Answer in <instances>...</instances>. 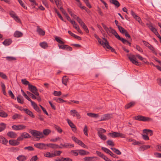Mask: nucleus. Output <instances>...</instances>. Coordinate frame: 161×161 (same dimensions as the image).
Here are the masks:
<instances>
[{
	"instance_id": "nucleus-1",
	"label": "nucleus",
	"mask_w": 161,
	"mask_h": 161,
	"mask_svg": "<svg viewBox=\"0 0 161 161\" xmlns=\"http://www.w3.org/2000/svg\"><path fill=\"white\" fill-rule=\"evenodd\" d=\"M133 119L136 120L144 122L150 121H152V120L151 118L144 116L142 115H139L137 116L134 117H133Z\"/></svg>"
},
{
	"instance_id": "nucleus-2",
	"label": "nucleus",
	"mask_w": 161,
	"mask_h": 161,
	"mask_svg": "<svg viewBox=\"0 0 161 161\" xmlns=\"http://www.w3.org/2000/svg\"><path fill=\"white\" fill-rule=\"evenodd\" d=\"M108 135L113 138L120 137L122 138H125V135L123 134L117 132H113L112 133H110Z\"/></svg>"
},
{
	"instance_id": "nucleus-3",
	"label": "nucleus",
	"mask_w": 161,
	"mask_h": 161,
	"mask_svg": "<svg viewBox=\"0 0 161 161\" xmlns=\"http://www.w3.org/2000/svg\"><path fill=\"white\" fill-rule=\"evenodd\" d=\"M29 132L33 136H39V137H37L40 138H42L43 137V134L42 132L39 131H38L36 130H31Z\"/></svg>"
},
{
	"instance_id": "nucleus-4",
	"label": "nucleus",
	"mask_w": 161,
	"mask_h": 161,
	"mask_svg": "<svg viewBox=\"0 0 161 161\" xmlns=\"http://www.w3.org/2000/svg\"><path fill=\"white\" fill-rule=\"evenodd\" d=\"M28 89L31 92L35 95H39V93L37 92V89L35 86H33L31 84H29V85Z\"/></svg>"
},
{
	"instance_id": "nucleus-5",
	"label": "nucleus",
	"mask_w": 161,
	"mask_h": 161,
	"mask_svg": "<svg viewBox=\"0 0 161 161\" xmlns=\"http://www.w3.org/2000/svg\"><path fill=\"white\" fill-rule=\"evenodd\" d=\"M127 55L128 56L129 59L133 64L136 65H139V63L136 60V58L135 55L131 54H128Z\"/></svg>"
},
{
	"instance_id": "nucleus-6",
	"label": "nucleus",
	"mask_w": 161,
	"mask_h": 161,
	"mask_svg": "<svg viewBox=\"0 0 161 161\" xmlns=\"http://www.w3.org/2000/svg\"><path fill=\"white\" fill-rule=\"evenodd\" d=\"M142 42L143 43L144 45L147 47L149 49L152 50L154 53L156 55H157V54L156 52L155 49L153 46L150 44L148 42L145 41H142Z\"/></svg>"
},
{
	"instance_id": "nucleus-7",
	"label": "nucleus",
	"mask_w": 161,
	"mask_h": 161,
	"mask_svg": "<svg viewBox=\"0 0 161 161\" xmlns=\"http://www.w3.org/2000/svg\"><path fill=\"white\" fill-rule=\"evenodd\" d=\"M31 136L26 132H24L21 134V135L17 139L18 141H22L24 138H30Z\"/></svg>"
},
{
	"instance_id": "nucleus-8",
	"label": "nucleus",
	"mask_w": 161,
	"mask_h": 161,
	"mask_svg": "<svg viewBox=\"0 0 161 161\" xmlns=\"http://www.w3.org/2000/svg\"><path fill=\"white\" fill-rule=\"evenodd\" d=\"M12 128L16 130H21L26 128V126L23 125H13L12 127Z\"/></svg>"
},
{
	"instance_id": "nucleus-9",
	"label": "nucleus",
	"mask_w": 161,
	"mask_h": 161,
	"mask_svg": "<svg viewBox=\"0 0 161 161\" xmlns=\"http://www.w3.org/2000/svg\"><path fill=\"white\" fill-rule=\"evenodd\" d=\"M34 146L36 148L41 149H46L47 145L46 144L42 143H37L35 144Z\"/></svg>"
},
{
	"instance_id": "nucleus-10",
	"label": "nucleus",
	"mask_w": 161,
	"mask_h": 161,
	"mask_svg": "<svg viewBox=\"0 0 161 161\" xmlns=\"http://www.w3.org/2000/svg\"><path fill=\"white\" fill-rule=\"evenodd\" d=\"M71 114L73 116L76 117L77 119H80L81 118V116L80 114L75 109L71 110L70 111Z\"/></svg>"
},
{
	"instance_id": "nucleus-11",
	"label": "nucleus",
	"mask_w": 161,
	"mask_h": 161,
	"mask_svg": "<svg viewBox=\"0 0 161 161\" xmlns=\"http://www.w3.org/2000/svg\"><path fill=\"white\" fill-rule=\"evenodd\" d=\"M60 145L61 146H60L62 147V148H69L71 147H74V144L67 142H64L63 144L61 143Z\"/></svg>"
},
{
	"instance_id": "nucleus-12",
	"label": "nucleus",
	"mask_w": 161,
	"mask_h": 161,
	"mask_svg": "<svg viewBox=\"0 0 161 161\" xmlns=\"http://www.w3.org/2000/svg\"><path fill=\"white\" fill-rule=\"evenodd\" d=\"M67 121L69 125L71 128L72 131L74 132L76 131V127L73 123L68 119H67Z\"/></svg>"
},
{
	"instance_id": "nucleus-13",
	"label": "nucleus",
	"mask_w": 161,
	"mask_h": 161,
	"mask_svg": "<svg viewBox=\"0 0 161 161\" xmlns=\"http://www.w3.org/2000/svg\"><path fill=\"white\" fill-rule=\"evenodd\" d=\"M47 146L53 149L62 148V147L56 144L49 143L46 144Z\"/></svg>"
},
{
	"instance_id": "nucleus-14",
	"label": "nucleus",
	"mask_w": 161,
	"mask_h": 161,
	"mask_svg": "<svg viewBox=\"0 0 161 161\" xmlns=\"http://www.w3.org/2000/svg\"><path fill=\"white\" fill-rule=\"evenodd\" d=\"M113 117V115L112 114H107L103 115V117L100 121L106 120L109 119Z\"/></svg>"
},
{
	"instance_id": "nucleus-15",
	"label": "nucleus",
	"mask_w": 161,
	"mask_h": 161,
	"mask_svg": "<svg viewBox=\"0 0 161 161\" xmlns=\"http://www.w3.org/2000/svg\"><path fill=\"white\" fill-rule=\"evenodd\" d=\"M136 104V102L134 101L131 102L127 104L125 106V109H129L135 106Z\"/></svg>"
},
{
	"instance_id": "nucleus-16",
	"label": "nucleus",
	"mask_w": 161,
	"mask_h": 161,
	"mask_svg": "<svg viewBox=\"0 0 161 161\" xmlns=\"http://www.w3.org/2000/svg\"><path fill=\"white\" fill-rule=\"evenodd\" d=\"M97 158L96 157H86L83 158L85 161H95Z\"/></svg>"
},
{
	"instance_id": "nucleus-17",
	"label": "nucleus",
	"mask_w": 161,
	"mask_h": 161,
	"mask_svg": "<svg viewBox=\"0 0 161 161\" xmlns=\"http://www.w3.org/2000/svg\"><path fill=\"white\" fill-rule=\"evenodd\" d=\"M19 141L14 140H11L9 141V143L12 146H17L19 144V142L18 141Z\"/></svg>"
},
{
	"instance_id": "nucleus-18",
	"label": "nucleus",
	"mask_w": 161,
	"mask_h": 161,
	"mask_svg": "<svg viewBox=\"0 0 161 161\" xmlns=\"http://www.w3.org/2000/svg\"><path fill=\"white\" fill-rule=\"evenodd\" d=\"M23 110L24 111L26 114L29 115L32 118H34L35 116L33 114L32 112L28 109L24 108Z\"/></svg>"
},
{
	"instance_id": "nucleus-19",
	"label": "nucleus",
	"mask_w": 161,
	"mask_h": 161,
	"mask_svg": "<svg viewBox=\"0 0 161 161\" xmlns=\"http://www.w3.org/2000/svg\"><path fill=\"white\" fill-rule=\"evenodd\" d=\"M36 31L38 33V34L40 35L43 36L45 35V32L42 29L40 28L39 26H37Z\"/></svg>"
},
{
	"instance_id": "nucleus-20",
	"label": "nucleus",
	"mask_w": 161,
	"mask_h": 161,
	"mask_svg": "<svg viewBox=\"0 0 161 161\" xmlns=\"http://www.w3.org/2000/svg\"><path fill=\"white\" fill-rule=\"evenodd\" d=\"M7 135L11 138H15L17 136V134L13 131L8 132L7 134Z\"/></svg>"
},
{
	"instance_id": "nucleus-21",
	"label": "nucleus",
	"mask_w": 161,
	"mask_h": 161,
	"mask_svg": "<svg viewBox=\"0 0 161 161\" xmlns=\"http://www.w3.org/2000/svg\"><path fill=\"white\" fill-rule=\"evenodd\" d=\"M78 151L79 152V154L81 155H86L89 154V153L88 152H87L83 150H78Z\"/></svg>"
},
{
	"instance_id": "nucleus-22",
	"label": "nucleus",
	"mask_w": 161,
	"mask_h": 161,
	"mask_svg": "<svg viewBox=\"0 0 161 161\" xmlns=\"http://www.w3.org/2000/svg\"><path fill=\"white\" fill-rule=\"evenodd\" d=\"M23 34L22 32L19 31H16L14 34L15 37L19 38L22 36Z\"/></svg>"
},
{
	"instance_id": "nucleus-23",
	"label": "nucleus",
	"mask_w": 161,
	"mask_h": 161,
	"mask_svg": "<svg viewBox=\"0 0 161 161\" xmlns=\"http://www.w3.org/2000/svg\"><path fill=\"white\" fill-rule=\"evenodd\" d=\"M44 156L47 158H53L55 157V155L53 153H51L49 152H47L44 153Z\"/></svg>"
},
{
	"instance_id": "nucleus-24",
	"label": "nucleus",
	"mask_w": 161,
	"mask_h": 161,
	"mask_svg": "<svg viewBox=\"0 0 161 161\" xmlns=\"http://www.w3.org/2000/svg\"><path fill=\"white\" fill-rule=\"evenodd\" d=\"M111 3L115 5V7L117 8L119 7L120 6V4L119 2L117 0H109Z\"/></svg>"
},
{
	"instance_id": "nucleus-25",
	"label": "nucleus",
	"mask_w": 161,
	"mask_h": 161,
	"mask_svg": "<svg viewBox=\"0 0 161 161\" xmlns=\"http://www.w3.org/2000/svg\"><path fill=\"white\" fill-rule=\"evenodd\" d=\"M12 42L11 39H6L3 42V44L6 46L10 45Z\"/></svg>"
},
{
	"instance_id": "nucleus-26",
	"label": "nucleus",
	"mask_w": 161,
	"mask_h": 161,
	"mask_svg": "<svg viewBox=\"0 0 161 161\" xmlns=\"http://www.w3.org/2000/svg\"><path fill=\"white\" fill-rule=\"evenodd\" d=\"M8 141L5 137L3 136H0V142L4 145H6L8 143Z\"/></svg>"
},
{
	"instance_id": "nucleus-27",
	"label": "nucleus",
	"mask_w": 161,
	"mask_h": 161,
	"mask_svg": "<svg viewBox=\"0 0 161 161\" xmlns=\"http://www.w3.org/2000/svg\"><path fill=\"white\" fill-rule=\"evenodd\" d=\"M103 39L104 40V41H103L101 40V44H100L103 47H106L107 45V44H108L109 43L107 41V40L105 38H103Z\"/></svg>"
},
{
	"instance_id": "nucleus-28",
	"label": "nucleus",
	"mask_w": 161,
	"mask_h": 161,
	"mask_svg": "<svg viewBox=\"0 0 161 161\" xmlns=\"http://www.w3.org/2000/svg\"><path fill=\"white\" fill-rule=\"evenodd\" d=\"M27 159L26 157L24 155H19L17 158L19 161H25Z\"/></svg>"
},
{
	"instance_id": "nucleus-29",
	"label": "nucleus",
	"mask_w": 161,
	"mask_h": 161,
	"mask_svg": "<svg viewBox=\"0 0 161 161\" xmlns=\"http://www.w3.org/2000/svg\"><path fill=\"white\" fill-rule=\"evenodd\" d=\"M17 101L21 104L24 103V98L20 95H18L17 97Z\"/></svg>"
},
{
	"instance_id": "nucleus-30",
	"label": "nucleus",
	"mask_w": 161,
	"mask_h": 161,
	"mask_svg": "<svg viewBox=\"0 0 161 161\" xmlns=\"http://www.w3.org/2000/svg\"><path fill=\"white\" fill-rule=\"evenodd\" d=\"M68 81V78L66 76H64L62 78V83L65 86L67 85V83Z\"/></svg>"
},
{
	"instance_id": "nucleus-31",
	"label": "nucleus",
	"mask_w": 161,
	"mask_h": 161,
	"mask_svg": "<svg viewBox=\"0 0 161 161\" xmlns=\"http://www.w3.org/2000/svg\"><path fill=\"white\" fill-rule=\"evenodd\" d=\"M115 37L119 40L121 41L124 44H125L128 42L127 40L124 39L123 38L120 37L118 34Z\"/></svg>"
},
{
	"instance_id": "nucleus-32",
	"label": "nucleus",
	"mask_w": 161,
	"mask_h": 161,
	"mask_svg": "<svg viewBox=\"0 0 161 161\" xmlns=\"http://www.w3.org/2000/svg\"><path fill=\"white\" fill-rule=\"evenodd\" d=\"M109 29V30L110 33H111L115 37L118 34L116 31L111 27H110Z\"/></svg>"
},
{
	"instance_id": "nucleus-33",
	"label": "nucleus",
	"mask_w": 161,
	"mask_h": 161,
	"mask_svg": "<svg viewBox=\"0 0 161 161\" xmlns=\"http://www.w3.org/2000/svg\"><path fill=\"white\" fill-rule=\"evenodd\" d=\"M39 45L42 48L44 49H46L48 47L47 43L45 42L40 43Z\"/></svg>"
},
{
	"instance_id": "nucleus-34",
	"label": "nucleus",
	"mask_w": 161,
	"mask_h": 161,
	"mask_svg": "<svg viewBox=\"0 0 161 161\" xmlns=\"http://www.w3.org/2000/svg\"><path fill=\"white\" fill-rule=\"evenodd\" d=\"M149 28L150 29L155 35L158 32L157 29L153 27L152 25H151L149 26Z\"/></svg>"
},
{
	"instance_id": "nucleus-35",
	"label": "nucleus",
	"mask_w": 161,
	"mask_h": 161,
	"mask_svg": "<svg viewBox=\"0 0 161 161\" xmlns=\"http://www.w3.org/2000/svg\"><path fill=\"white\" fill-rule=\"evenodd\" d=\"M87 115L91 117L97 118L98 117V114H95L92 113H88L87 114Z\"/></svg>"
},
{
	"instance_id": "nucleus-36",
	"label": "nucleus",
	"mask_w": 161,
	"mask_h": 161,
	"mask_svg": "<svg viewBox=\"0 0 161 161\" xmlns=\"http://www.w3.org/2000/svg\"><path fill=\"white\" fill-rule=\"evenodd\" d=\"M111 149L117 155H120L121 154V152L118 149L115 148H111Z\"/></svg>"
},
{
	"instance_id": "nucleus-37",
	"label": "nucleus",
	"mask_w": 161,
	"mask_h": 161,
	"mask_svg": "<svg viewBox=\"0 0 161 161\" xmlns=\"http://www.w3.org/2000/svg\"><path fill=\"white\" fill-rule=\"evenodd\" d=\"M8 61H11L16 60V58L15 57L11 56H7L5 58Z\"/></svg>"
},
{
	"instance_id": "nucleus-38",
	"label": "nucleus",
	"mask_w": 161,
	"mask_h": 161,
	"mask_svg": "<svg viewBox=\"0 0 161 161\" xmlns=\"http://www.w3.org/2000/svg\"><path fill=\"white\" fill-rule=\"evenodd\" d=\"M107 45H106V47H104V48L106 49H110L111 50V52L114 53H116L115 50L112 47H111L109 45V44H107Z\"/></svg>"
},
{
	"instance_id": "nucleus-39",
	"label": "nucleus",
	"mask_w": 161,
	"mask_h": 161,
	"mask_svg": "<svg viewBox=\"0 0 161 161\" xmlns=\"http://www.w3.org/2000/svg\"><path fill=\"white\" fill-rule=\"evenodd\" d=\"M118 28L120 32L123 34H124L127 31L126 30L120 26H118Z\"/></svg>"
},
{
	"instance_id": "nucleus-40",
	"label": "nucleus",
	"mask_w": 161,
	"mask_h": 161,
	"mask_svg": "<svg viewBox=\"0 0 161 161\" xmlns=\"http://www.w3.org/2000/svg\"><path fill=\"white\" fill-rule=\"evenodd\" d=\"M6 127V125L3 123H1L0 124V132H1L5 129Z\"/></svg>"
},
{
	"instance_id": "nucleus-41",
	"label": "nucleus",
	"mask_w": 161,
	"mask_h": 161,
	"mask_svg": "<svg viewBox=\"0 0 161 161\" xmlns=\"http://www.w3.org/2000/svg\"><path fill=\"white\" fill-rule=\"evenodd\" d=\"M51 132V131L48 129H46L43 130V134L46 136L48 135Z\"/></svg>"
},
{
	"instance_id": "nucleus-42",
	"label": "nucleus",
	"mask_w": 161,
	"mask_h": 161,
	"mask_svg": "<svg viewBox=\"0 0 161 161\" xmlns=\"http://www.w3.org/2000/svg\"><path fill=\"white\" fill-rule=\"evenodd\" d=\"M72 139L75 142L77 143L79 145L81 141L78 140L77 138H76L75 136H72Z\"/></svg>"
},
{
	"instance_id": "nucleus-43",
	"label": "nucleus",
	"mask_w": 161,
	"mask_h": 161,
	"mask_svg": "<svg viewBox=\"0 0 161 161\" xmlns=\"http://www.w3.org/2000/svg\"><path fill=\"white\" fill-rule=\"evenodd\" d=\"M26 93L27 95L31 97L33 99H36V97L34 94H33V93H31L30 92L28 91H27Z\"/></svg>"
},
{
	"instance_id": "nucleus-44",
	"label": "nucleus",
	"mask_w": 161,
	"mask_h": 161,
	"mask_svg": "<svg viewBox=\"0 0 161 161\" xmlns=\"http://www.w3.org/2000/svg\"><path fill=\"white\" fill-rule=\"evenodd\" d=\"M77 20L81 26L85 24L84 23L79 17H77Z\"/></svg>"
},
{
	"instance_id": "nucleus-45",
	"label": "nucleus",
	"mask_w": 161,
	"mask_h": 161,
	"mask_svg": "<svg viewBox=\"0 0 161 161\" xmlns=\"http://www.w3.org/2000/svg\"><path fill=\"white\" fill-rule=\"evenodd\" d=\"M102 26L104 28V29H105L106 32H107V33L109 35L110 34V31L109 30V28L104 24H102Z\"/></svg>"
},
{
	"instance_id": "nucleus-46",
	"label": "nucleus",
	"mask_w": 161,
	"mask_h": 161,
	"mask_svg": "<svg viewBox=\"0 0 161 161\" xmlns=\"http://www.w3.org/2000/svg\"><path fill=\"white\" fill-rule=\"evenodd\" d=\"M99 137L102 140L105 141L107 139V137L106 136L103 134H97Z\"/></svg>"
},
{
	"instance_id": "nucleus-47",
	"label": "nucleus",
	"mask_w": 161,
	"mask_h": 161,
	"mask_svg": "<svg viewBox=\"0 0 161 161\" xmlns=\"http://www.w3.org/2000/svg\"><path fill=\"white\" fill-rule=\"evenodd\" d=\"M97 134H101L106 132V130L102 128H99L98 130Z\"/></svg>"
},
{
	"instance_id": "nucleus-48",
	"label": "nucleus",
	"mask_w": 161,
	"mask_h": 161,
	"mask_svg": "<svg viewBox=\"0 0 161 161\" xmlns=\"http://www.w3.org/2000/svg\"><path fill=\"white\" fill-rule=\"evenodd\" d=\"M8 116V114L4 111L0 112V116L2 117H6Z\"/></svg>"
},
{
	"instance_id": "nucleus-49",
	"label": "nucleus",
	"mask_w": 161,
	"mask_h": 161,
	"mask_svg": "<svg viewBox=\"0 0 161 161\" xmlns=\"http://www.w3.org/2000/svg\"><path fill=\"white\" fill-rule=\"evenodd\" d=\"M55 40L58 43H59L60 44H63L64 43V42L61 41L60 39V38L57 36H56L55 38Z\"/></svg>"
},
{
	"instance_id": "nucleus-50",
	"label": "nucleus",
	"mask_w": 161,
	"mask_h": 161,
	"mask_svg": "<svg viewBox=\"0 0 161 161\" xmlns=\"http://www.w3.org/2000/svg\"><path fill=\"white\" fill-rule=\"evenodd\" d=\"M21 82L23 84L26 85H28V86L29 85L31 84L29 82L27 81L25 79H22Z\"/></svg>"
},
{
	"instance_id": "nucleus-51",
	"label": "nucleus",
	"mask_w": 161,
	"mask_h": 161,
	"mask_svg": "<svg viewBox=\"0 0 161 161\" xmlns=\"http://www.w3.org/2000/svg\"><path fill=\"white\" fill-rule=\"evenodd\" d=\"M59 48L61 49H66V47H67V45H60L58 44V45Z\"/></svg>"
},
{
	"instance_id": "nucleus-52",
	"label": "nucleus",
	"mask_w": 161,
	"mask_h": 161,
	"mask_svg": "<svg viewBox=\"0 0 161 161\" xmlns=\"http://www.w3.org/2000/svg\"><path fill=\"white\" fill-rule=\"evenodd\" d=\"M136 56L140 60L144 62H145L146 59L143 58L142 57L140 56L139 54H136Z\"/></svg>"
},
{
	"instance_id": "nucleus-53",
	"label": "nucleus",
	"mask_w": 161,
	"mask_h": 161,
	"mask_svg": "<svg viewBox=\"0 0 161 161\" xmlns=\"http://www.w3.org/2000/svg\"><path fill=\"white\" fill-rule=\"evenodd\" d=\"M53 94L56 96H59L62 94V93L60 91H54L53 93Z\"/></svg>"
},
{
	"instance_id": "nucleus-54",
	"label": "nucleus",
	"mask_w": 161,
	"mask_h": 161,
	"mask_svg": "<svg viewBox=\"0 0 161 161\" xmlns=\"http://www.w3.org/2000/svg\"><path fill=\"white\" fill-rule=\"evenodd\" d=\"M21 91L22 92V94L23 96L28 101L30 100V98L28 97L27 95L22 90H21Z\"/></svg>"
},
{
	"instance_id": "nucleus-55",
	"label": "nucleus",
	"mask_w": 161,
	"mask_h": 161,
	"mask_svg": "<svg viewBox=\"0 0 161 161\" xmlns=\"http://www.w3.org/2000/svg\"><path fill=\"white\" fill-rule=\"evenodd\" d=\"M78 150H73L71 151V153H73V155L75 156H77L78 155L79 152L78 151Z\"/></svg>"
},
{
	"instance_id": "nucleus-56",
	"label": "nucleus",
	"mask_w": 161,
	"mask_h": 161,
	"mask_svg": "<svg viewBox=\"0 0 161 161\" xmlns=\"http://www.w3.org/2000/svg\"><path fill=\"white\" fill-rule=\"evenodd\" d=\"M107 144L109 146H114V142L112 140H108L107 141Z\"/></svg>"
},
{
	"instance_id": "nucleus-57",
	"label": "nucleus",
	"mask_w": 161,
	"mask_h": 161,
	"mask_svg": "<svg viewBox=\"0 0 161 161\" xmlns=\"http://www.w3.org/2000/svg\"><path fill=\"white\" fill-rule=\"evenodd\" d=\"M55 129L58 131L59 133H61L62 132L63 130L61 129L60 127L58 126H57L56 125H55Z\"/></svg>"
},
{
	"instance_id": "nucleus-58",
	"label": "nucleus",
	"mask_w": 161,
	"mask_h": 161,
	"mask_svg": "<svg viewBox=\"0 0 161 161\" xmlns=\"http://www.w3.org/2000/svg\"><path fill=\"white\" fill-rule=\"evenodd\" d=\"M87 131H88V130H87V126L86 125H85V126L84 128L83 129V131H84V134H85V135L86 136H88V133H87Z\"/></svg>"
},
{
	"instance_id": "nucleus-59",
	"label": "nucleus",
	"mask_w": 161,
	"mask_h": 161,
	"mask_svg": "<svg viewBox=\"0 0 161 161\" xmlns=\"http://www.w3.org/2000/svg\"><path fill=\"white\" fill-rule=\"evenodd\" d=\"M25 150H27L29 151H33L34 150V148L31 146H28L25 147Z\"/></svg>"
},
{
	"instance_id": "nucleus-60",
	"label": "nucleus",
	"mask_w": 161,
	"mask_h": 161,
	"mask_svg": "<svg viewBox=\"0 0 161 161\" xmlns=\"http://www.w3.org/2000/svg\"><path fill=\"white\" fill-rule=\"evenodd\" d=\"M8 93L9 95L13 99H15L16 98L15 97L13 94V92H12V91L10 90H9L8 91Z\"/></svg>"
},
{
	"instance_id": "nucleus-61",
	"label": "nucleus",
	"mask_w": 161,
	"mask_h": 161,
	"mask_svg": "<svg viewBox=\"0 0 161 161\" xmlns=\"http://www.w3.org/2000/svg\"><path fill=\"white\" fill-rule=\"evenodd\" d=\"M20 5L25 9H27V7H26L25 4L23 3L22 0H18Z\"/></svg>"
},
{
	"instance_id": "nucleus-62",
	"label": "nucleus",
	"mask_w": 161,
	"mask_h": 161,
	"mask_svg": "<svg viewBox=\"0 0 161 161\" xmlns=\"http://www.w3.org/2000/svg\"><path fill=\"white\" fill-rule=\"evenodd\" d=\"M54 1L56 3V5L57 7H58V6L61 5L62 3L61 1V0H54Z\"/></svg>"
},
{
	"instance_id": "nucleus-63",
	"label": "nucleus",
	"mask_w": 161,
	"mask_h": 161,
	"mask_svg": "<svg viewBox=\"0 0 161 161\" xmlns=\"http://www.w3.org/2000/svg\"><path fill=\"white\" fill-rule=\"evenodd\" d=\"M9 14L13 18H14L16 16V14L13 11L10 12Z\"/></svg>"
},
{
	"instance_id": "nucleus-64",
	"label": "nucleus",
	"mask_w": 161,
	"mask_h": 161,
	"mask_svg": "<svg viewBox=\"0 0 161 161\" xmlns=\"http://www.w3.org/2000/svg\"><path fill=\"white\" fill-rule=\"evenodd\" d=\"M62 153V152L61 151H54L53 154L55 155V156H59Z\"/></svg>"
}]
</instances>
